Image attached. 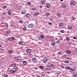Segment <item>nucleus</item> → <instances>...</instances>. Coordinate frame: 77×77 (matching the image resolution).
Returning a JSON list of instances; mask_svg holds the SVG:
<instances>
[{
	"instance_id": "obj_23",
	"label": "nucleus",
	"mask_w": 77,
	"mask_h": 77,
	"mask_svg": "<svg viewBox=\"0 0 77 77\" xmlns=\"http://www.w3.org/2000/svg\"><path fill=\"white\" fill-rule=\"evenodd\" d=\"M19 44L20 45H22L23 44V42H19Z\"/></svg>"
},
{
	"instance_id": "obj_5",
	"label": "nucleus",
	"mask_w": 77,
	"mask_h": 77,
	"mask_svg": "<svg viewBox=\"0 0 77 77\" xmlns=\"http://www.w3.org/2000/svg\"><path fill=\"white\" fill-rule=\"evenodd\" d=\"M7 14H8V15H11L12 14V11L11 10H9L7 12Z\"/></svg>"
},
{
	"instance_id": "obj_49",
	"label": "nucleus",
	"mask_w": 77,
	"mask_h": 77,
	"mask_svg": "<svg viewBox=\"0 0 77 77\" xmlns=\"http://www.w3.org/2000/svg\"><path fill=\"white\" fill-rule=\"evenodd\" d=\"M6 8H7V7H6V6H4L3 7V8H4V9H6Z\"/></svg>"
},
{
	"instance_id": "obj_63",
	"label": "nucleus",
	"mask_w": 77,
	"mask_h": 77,
	"mask_svg": "<svg viewBox=\"0 0 77 77\" xmlns=\"http://www.w3.org/2000/svg\"><path fill=\"white\" fill-rule=\"evenodd\" d=\"M51 41H53V40H51Z\"/></svg>"
},
{
	"instance_id": "obj_28",
	"label": "nucleus",
	"mask_w": 77,
	"mask_h": 77,
	"mask_svg": "<svg viewBox=\"0 0 77 77\" xmlns=\"http://www.w3.org/2000/svg\"><path fill=\"white\" fill-rule=\"evenodd\" d=\"M61 7L63 8H66V6L64 5H62L61 6Z\"/></svg>"
},
{
	"instance_id": "obj_52",
	"label": "nucleus",
	"mask_w": 77,
	"mask_h": 77,
	"mask_svg": "<svg viewBox=\"0 0 77 77\" xmlns=\"http://www.w3.org/2000/svg\"><path fill=\"white\" fill-rule=\"evenodd\" d=\"M46 15L47 16V17L48 16V13H46Z\"/></svg>"
},
{
	"instance_id": "obj_2",
	"label": "nucleus",
	"mask_w": 77,
	"mask_h": 77,
	"mask_svg": "<svg viewBox=\"0 0 77 77\" xmlns=\"http://www.w3.org/2000/svg\"><path fill=\"white\" fill-rule=\"evenodd\" d=\"M48 60V58L47 57H45L43 60V63H46V62H47V61Z\"/></svg>"
},
{
	"instance_id": "obj_58",
	"label": "nucleus",
	"mask_w": 77,
	"mask_h": 77,
	"mask_svg": "<svg viewBox=\"0 0 77 77\" xmlns=\"http://www.w3.org/2000/svg\"><path fill=\"white\" fill-rule=\"evenodd\" d=\"M63 57H66V54H65L63 55Z\"/></svg>"
},
{
	"instance_id": "obj_51",
	"label": "nucleus",
	"mask_w": 77,
	"mask_h": 77,
	"mask_svg": "<svg viewBox=\"0 0 77 77\" xmlns=\"http://www.w3.org/2000/svg\"><path fill=\"white\" fill-rule=\"evenodd\" d=\"M61 53H62V52H58V54H60Z\"/></svg>"
},
{
	"instance_id": "obj_26",
	"label": "nucleus",
	"mask_w": 77,
	"mask_h": 77,
	"mask_svg": "<svg viewBox=\"0 0 77 77\" xmlns=\"http://www.w3.org/2000/svg\"><path fill=\"white\" fill-rule=\"evenodd\" d=\"M50 69V67L49 66H47L46 67L47 70H48V69Z\"/></svg>"
},
{
	"instance_id": "obj_44",
	"label": "nucleus",
	"mask_w": 77,
	"mask_h": 77,
	"mask_svg": "<svg viewBox=\"0 0 77 77\" xmlns=\"http://www.w3.org/2000/svg\"><path fill=\"white\" fill-rule=\"evenodd\" d=\"M19 23H20L21 24H23V22L21 20H20L19 21Z\"/></svg>"
},
{
	"instance_id": "obj_15",
	"label": "nucleus",
	"mask_w": 77,
	"mask_h": 77,
	"mask_svg": "<svg viewBox=\"0 0 77 77\" xmlns=\"http://www.w3.org/2000/svg\"><path fill=\"white\" fill-rule=\"evenodd\" d=\"M17 57V59L18 60H21V57Z\"/></svg>"
},
{
	"instance_id": "obj_25",
	"label": "nucleus",
	"mask_w": 77,
	"mask_h": 77,
	"mask_svg": "<svg viewBox=\"0 0 77 77\" xmlns=\"http://www.w3.org/2000/svg\"><path fill=\"white\" fill-rule=\"evenodd\" d=\"M39 68H40V69H42L44 68V67L42 66H39Z\"/></svg>"
},
{
	"instance_id": "obj_21",
	"label": "nucleus",
	"mask_w": 77,
	"mask_h": 77,
	"mask_svg": "<svg viewBox=\"0 0 77 77\" xmlns=\"http://www.w3.org/2000/svg\"><path fill=\"white\" fill-rule=\"evenodd\" d=\"M41 75V76H44L45 75V73L44 72H42Z\"/></svg>"
},
{
	"instance_id": "obj_17",
	"label": "nucleus",
	"mask_w": 77,
	"mask_h": 77,
	"mask_svg": "<svg viewBox=\"0 0 77 77\" xmlns=\"http://www.w3.org/2000/svg\"><path fill=\"white\" fill-rule=\"evenodd\" d=\"M32 60L33 62H36V59L35 58H32Z\"/></svg>"
},
{
	"instance_id": "obj_22",
	"label": "nucleus",
	"mask_w": 77,
	"mask_h": 77,
	"mask_svg": "<svg viewBox=\"0 0 77 77\" xmlns=\"http://www.w3.org/2000/svg\"><path fill=\"white\" fill-rule=\"evenodd\" d=\"M41 4H42V5H44L45 4V2L44 1H41Z\"/></svg>"
},
{
	"instance_id": "obj_24",
	"label": "nucleus",
	"mask_w": 77,
	"mask_h": 77,
	"mask_svg": "<svg viewBox=\"0 0 77 77\" xmlns=\"http://www.w3.org/2000/svg\"><path fill=\"white\" fill-rule=\"evenodd\" d=\"M3 76L4 77H8V75L6 74H4L3 75Z\"/></svg>"
},
{
	"instance_id": "obj_43",
	"label": "nucleus",
	"mask_w": 77,
	"mask_h": 77,
	"mask_svg": "<svg viewBox=\"0 0 77 77\" xmlns=\"http://www.w3.org/2000/svg\"><path fill=\"white\" fill-rule=\"evenodd\" d=\"M23 30H26V27H24L23 28Z\"/></svg>"
},
{
	"instance_id": "obj_60",
	"label": "nucleus",
	"mask_w": 77,
	"mask_h": 77,
	"mask_svg": "<svg viewBox=\"0 0 77 77\" xmlns=\"http://www.w3.org/2000/svg\"><path fill=\"white\" fill-rule=\"evenodd\" d=\"M1 50L2 51L4 50V49H1Z\"/></svg>"
},
{
	"instance_id": "obj_11",
	"label": "nucleus",
	"mask_w": 77,
	"mask_h": 77,
	"mask_svg": "<svg viewBox=\"0 0 77 77\" xmlns=\"http://www.w3.org/2000/svg\"><path fill=\"white\" fill-rule=\"evenodd\" d=\"M30 15H31L30 14H28L26 15V18H29V17H30Z\"/></svg>"
},
{
	"instance_id": "obj_27",
	"label": "nucleus",
	"mask_w": 77,
	"mask_h": 77,
	"mask_svg": "<svg viewBox=\"0 0 77 77\" xmlns=\"http://www.w3.org/2000/svg\"><path fill=\"white\" fill-rule=\"evenodd\" d=\"M9 53L10 54H12V50H10L9 51Z\"/></svg>"
},
{
	"instance_id": "obj_57",
	"label": "nucleus",
	"mask_w": 77,
	"mask_h": 77,
	"mask_svg": "<svg viewBox=\"0 0 77 77\" xmlns=\"http://www.w3.org/2000/svg\"><path fill=\"white\" fill-rule=\"evenodd\" d=\"M47 73L48 74H49V73H50V72H47Z\"/></svg>"
},
{
	"instance_id": "obj_46",
	"label": "nucleus",
	"mask_w": 77,
	"mask_h": 77,
	"mask_svg": "<svg viewBox=\"0 0 77 77\" xmlns=\"http://www.w3.org/2000/svg\"><path fill=\"white\" fill-rule=\"evenodd\" d=\"M71 18H72V20H74V17L73 16H72Z\"/></svg>"
},
{
	"instance_id": "obj_29",
	"label": "nucleus",
	"mask_w": 77,
	"mask_h": 77,
	"mask_svg": "<svg viewBox=\"0 0 77 77\" xmlns=\"http://www.w3.org/2000/svg\"><path fill=\"white\" fill-rule=\"evenodd\" d=\"M55 44H56V43L55 42H52L51 43L52 45H54Z\"/></svg>"
},
{
	"instance_id": "obj_38",
	"label": "nucleus",
	"mask_w": 77,
	"mask_h": 77,
	"mask_svg": "<svg viewBox=\"0 0 77 77\" xmlns=\"http://www.w3.org/2000/svg\"><path fill=\"white\" fill-rule=\"evenodd\" d=\"M57 15L58 17H60V14L58 13L57 14Z\"/></svg>"
},
{
	"instance_id": "obj_45",
	"label": "nucleus",
	"mask_w": 77,
	"mask_h": 77,
	"mask_svg": "<svg viewBox=\"0 0 77 77\" xmlns=\"http://www.w3.org/2000/svg\"><path fill=\"white\" fill-rule=\"evenodd\" d=\"M7 33H8V34L9 33H11V31H10L9 30H8L7 32Z\"/></svg>"
},
{
	"instance_id": "obj_13",
	"label": "nucleus",
	"mask_w": 77,
	"mask_h": 77,
	"mask_svg": "<svg viewBox=\"0 0 77 77\" xmlns=\"http://www.w3.org/2000/svg\"><path fill=\"white\" fill-rule=\"evenodd\" d=\"M23 65H26L27 63V62L26 61H23Z\"/></svg>"
},
{
	"instance_id": "obj_19",
	"label": "nucleus",
	"mask_w": 77,
	"mask_h": 77,
	"mask_svg": "<svg viewBox=\"0 0 77 77\" xmlns=\"http://www.w3.org/2000/svg\"><path fill=\"white\" fill-rule=\"evenodd\" d=\"M63 26V23H60L59 24V26L60 27H61V26Z\"/></svg>"
},
{
	"instance_id": "obj_6",
	"label": "nucleus",
	"mask_w": 77,
	"mask_h": 77,
	"mask_svg": "<svg viewBox=\"0 0 77 77\" xmlns=\"http://www.w3.org/2000/svg\"><path fill=\"white\" fill-rule=\"evenodd\" d=\"M14 39H15V37H12L11 38H9L8 39L9 41H13Z\"/></svg>"
},
{
	"instance_id": "obj_12",
	"label": "nucleus",
	"mask_w": 77,
	"mask_h": 77,
	"mask_svg": "<svg viewBox=\"0 0 77 77\" xmlns=\"http://www.w3.org/2000/svg\"><path fill=\"white\" fill-rule=\"evenodd\" d=\"M65 68L66 69H67V70H69L70 69H71V67L68 66L66 67Z\"/></svg>"
},
{
	"instance_id": "obj_50",
	"label": "nucleus",
	"mask_w": 77,
	"mask_h": 77,
	"mask_svg": "<svg viewBox=\"0 0 77 77\" xmlns=\"http://www.w3.org/2000/svg\"><path fill=\"white\" fill-rule=\"evenodd\" d=\"M61 67L62 68V69H63L65 68V66H61Z\"/></svg>"
},
{
	"instance_id": "obj_20",
	"label": "nucleus",
	"mask_w": 77,
	"mask_h": 77,
	"mask_svg": "<svg viewBox=\"0 0 77 77\" xmlns=\"http://www.w3.org/2000/svg\"><path fill=\"white\" fill-rule=\"evenodd\" d=\"M16 7L18 9L20 10L21 9V7L19 5H17Z\"/></svg>"
},
{
	"instance_id": "obj_41",
	"label": "nucleus",
	"mask_w": 77,
	"mask_h": 77,
	"mask_svg": "<svg viewBox=\"0 0 77 77\" xmlns=\"http://www.w3.org/2000/svg\"><path fill=\"white\" fill-rule=\"evenodd\" d=\"M40 37L42 39V38H44V36L43 35H41L40 36Z\"/></svg>"
},
{
	"instance_id": "obj_59",
	"label": "nucleus",
	"mask_w": 77,
	"mask_h": 77,
	"mask_svg": "<svg viewBox=\"0 0 77 77\" xmlns=\"http://www.w3.org/2000/svg\"><path fill=\"white\" fill-rule=\"evenodd\" d=\"M21 14H24V12H21Z\"/></svg>"
},
{
	"instance_id": "obj_33",
	"label": "nucleus",
	"mask_w": 77,
	"mask_h": 77,
	"mask_svg": "<svg viewBox=\"0 0 77 77\" xmlns=\"http://www.w3.org/2000/svg\"><path fill=\"white\" fill-rule=\"evenodd\" d=\"M42 38H41V37L40 36H38V39L39 40H40L41 39H42Z\"/></svg>"
},
{
	"instance_id": "obj_1",
	"label": "nucleus",
	"mask_w": 77,
	"mask_h": 77,
	"mask_svg": "<svg viewBox=\"0 0 77 77\" xmlns=\"http://www.w3.org/2000/svg\"><path fill=\"white\" fill-rule=\"evenodd\" d=\"M17 70V68H14L12 69H11V70H9V72L10 74H12L15 72Z\"/></svg>"
},
{
	"instance_id": "obj_31",
	"label": "nucleus",
	"mask_w": 77,
	"mask_h": 77,
	"mask_svg": "<svg viewBox=\"0 0 77 77\" xmlns=\"http://www.w3.org/2000/svg\"><path fill=\"white\" fill-rule=\"evenodd\" d=\"M39 14V12H38V13H35L34 14V15H35V16H36V15H38V14Z\"/></svg>"
},
{
	"instance_id": "obj_30",
	"label": "nucleus",
	"mask_w": 77,
	"mask_h": 77,
	"mask_svg": "<svg viewBox=\"0 0 77 77\" xmlns=\"http://www.w3.org/2000/svg\"><path fill=\"white\" fill-rule=\"evenodd\" d=\"M69 62L67 60H65L64 61V63H68Z\"/></svg>"
},
{
	"instance_id": "obj_14",
	"label": "nucleus",
	"mask_w": 77,
	"mask_h": 77,
	"mask_svg": "<svg viewBox=\"0 0 77 77\" xmlns=\"http://www.w3.org/2000/svg\"><path fill=\"white\" fill-rule=\"evenodd\" d=\"M68 28L69 29H72V26L71 25H69L68 26Z\"/></svg>"
},
{
	"instance_id": "obj_34",
	"label": "nucleus",
	"mask_w": 77,
	"mask_h": 77,
	"mask_svg": "<svg viewBox=\"0 0 77 77\" xmlns=\"http://www.w3.org/2000/svg\"><path fill=\"white\" fill-rule=\"evenodd\" d=\"M27 5H28V6H30V5H31V3L30 2H27Z\"/></svg>"
},
{
	"instance_id": "obj_32",
	"label": "nucleus",
	"mask_w": 77,
	"mask_h": 77,
	"mask_svg": "<svg viewBox=\"0 0 77 77\" xmlns=\"http://www.w3.org/2000/svg\"><path fill=\"white\" fill-rule=\"evenodd\" d=\"M12 67H15V64H13L11 65Z\"/></svg>"
},
{
	"instance_id": "obj_47",
	"label": "nucleus",
	"mask_w": 77,
	"mask_h": 77,
	"mask_svg": "<svg viewBox=\"0 0 77 77\" xmlns=\"http://www.w3.org/2000/svg\"><path fill=\"white\" fill-rule=\"evenodd\" d=\"M66 59H69V60H70V59H71V58H70L69 57H67Z\"/></svg>"
},
{
	"instance_id": "obj_40",
	"label": "nucleus",
	"mask_w": 77,
	"mask_h": 77,
	"mask_svg": "<svg viewBox=\"0 0 77 77\" xmlns=\"http://www.w3.org/2000/svg\"><path fill=\"white\" fill-rule=\"evenodd\" d=\"M5 34L7 36H8V35H9V34L8 33V32H5Z\"/></svg>"
},
{
	"instance_id": "obj_3",
	"label": "nucleus",
	"mask_w": 77,
	"mask_h": 77,
	"mask_svg": "<svg viewBox=\"0 0 77 77\" xmlns=\"http://www.w3.org/2000/svg\"><path fill=\"white\" fill-rule=\"evenodd\" d=\"M62 40H63V38H60L58 41H57V44H59V43H60V42H62Z\"/></svg>"
},
{
	"instance_id": "obj_64",
	"label": "nucleus",
	"mask_w": 77,
	"mask_h": 77,
	"mask_svg": "<svg viewBox=\"0 0 77 77\" xmlns=\"http://www.w3.org/2000/svg\"><path fill=\"white\" fill-rule=\"evenodd\" d=\"M67 33H69V31H67Z\"/></svg>"
},
{
	"instance_id": "obj_4",
	"label": "nucleus",
	"mask_w": 77,
	"mask_h": 77,
	"mask_svg": "<svg viewBox=\"0 0 77 77\" xmlns=\"http://www.w3.org/2000/svg\"><path fill=\"white\" fill-rule=\"evenodd\" d=\"M28 27H29V28H32V27L34 26V24L33 23H31L30 24L28 25Z\"/></svg>"
},
{
	"instance_id": "obj_18",
	"label": "nucleus",
	"mask_w": 77,
	"mask_h": 77,
	"mask_svg": "<svg viewBox=\"0 0 77 77\" xmlns=\"http://www.w3.org/2000/svg\"><path fill=\"white\" fill-rule=\"evenodd\" d=\"M73 77H77V73H76L73 75Z\"/></svg>"
},
{
	"instance_id": "obj_9",
	"label": "nucleus",
	"mask_w": 77,
	"mask_h": 77,
	"mask_svg": "<svg viewBox=\"0 0 77 77\" xmlns=\"http://www.w3.org/2000/svg\"><path fill=\"white\" fill-rule=\"evenodd\" d=\"M46 7L47 8H49L50 7V4L47 3L46 5Z\"/></svg>"
},
{
	"instance_id": "obj_16",
	"label": "nucleus",
	"mask_w": 77,
	"mask_h": 77,
	"mask_svg": "<svg viewBox=\"0 0 77 77\" xmlns=\"http://www.w3.org/2000/svg\"><path fill=\"white\" fill-rule=\"evenodd\" d=\"M66 52L67 54H69V53H71V51L68 50L66 51Z\"/></svg>"
},
{
	"instance_id": "obj_39",
	"label": "nucleus",
	"mask_w": 77,
	"mask_h": 77,
	"mask_svg": "<svg viewBox=\"0 0 77 77\" xmlns=\"http://www.w3.org/2000/svg\"><path fill=\"white\" fill-rule=\"evenodd\" d=\"M50 66L51 67V68H53V66H54V65H53V64H51L50 65Z\"/></svg>"
},
{
	"instance_id": "obj_54",
	"label": "nucleus",
	"mask_w": 77,
	"mask_h": 77,
	"mask_svg": "<svg viewBox=\"0 0 77 77\" xmlns=\"http://www.w3.org/2000/svg\"><path fill=\"white\" fill-rule=\"evenodd\" d=\"M49 24H50V25H51V24H52V23H51V22H50L49 23Z\"/></svg>"
},
{
	"instance_id": "obj_37",
	"label": "nucleus",
	"mask_w": 77,
	"mask_h": 77,
	"mask_svg": "<svg viewBox=\"0 0 77 77\" xmlns=\"http://www.w3.org/2000/svg\"><path fill=\"white\" fill-rule=\"evenodd\" d=\"M30 53H27L26 54L28 56H30V55H31V54H30Z\"/></svg>"
},
{
	"instance_id": "obj_56",
	"label": "nucleus",
	"mask_w": 77,
	"mask_h": 77,
	"mask_svg": "<svg viewBox=\"0 0 77 77\" xmlns=\"http://www.w3.org/2000/svg\"><path fill=\"white\" fill-rule=\"evenodd\" d=\"M48 15H50V13H48Z\"/></svg>"
},
{
	"instance_id": "obj_53",
	"label": "nucleus",
	"mask_w": 77,
	"mask_h": 77,
	"mask_svg": "<svg viewBox=\"0 0 77 77\" xmlns=\"http://www.w3.org/2000/svg\"><path fill=\"white\" fill-rule=\"evenodd\" d=\"M35 7H33L32 8V10H35Z\"/></svg>"
},
{
	"instance_id": "obj_61",
	"label": "nucleus",
	"mask_w": 77,
	"mask_h": 77,
	"mask_svg": "<svg viewBox=\"0 0 77 77\" xmlns=\"http://www.w3.org/2000/svg\"><path fill=\"white\" fill-rule=\"evenodd\" d=\"M63 0H60V1H61V2H63Z\"/></svg>"
},
{
	"instance_id": "obj_48",
	"label": "nucleus",
	"mask_w": 77,
	"mask_h": 77,
	"mask_svg": "<svg viewBox=\"0 0 77 77\" xmlns=\"http://www.w3.org/2000/svg\"><path fill=\"white\" fill-rule=\"evenodd\" d=\"M3 14L4 15H6V12H3Z\"/></svg>"
},
{
	"instance_id": "obj_10",
	"label": "nucleus",
	"mask_w": 77,
	"mask_h": 77,
	"mask_svg": "<svg viewBox=\"0 0 77 77\" xmlns=\"http://www.w3.org/2000/svg\"><path fill=\"white\" fill-rule=\"evenodd\" d=\"M70 5H75V2H72L70 3Z\"/></svg>"
},
{
	"instance_id": "obj_55",
	"label": "nucleus",
	"mask_w": 77,
	"mask_h": 77,
	"mask_svg": "<svg viewBox=\"0 0 77 77\" xmlns=\"http://www.w3.org/2000/svg\"><path fill=\"white\" fill-rule=\"evenodd\" d=\"M73 39H77V38H76V37H74Z\"/></svg>"
},
{
	"instance_id": "obj_36",
	"label": "nucleus",
	"mask_w": 77,
	"mask_h": 77,
	"mask_svg": "<svg viewBox=\"0 0 77 77\" xmlns=\"http://www.w3.org/2000/svg\"><path fill=\"white\" fill-rule=\"evenodd\" d=\"M60 32L61 33H65V31L64 30H60Z\"/></svg>"
},
{
	"instance_id": "obj_8",
	"label": "nucleus",
	"mask_w": 77,
	"mask_h": 77,
	"mask_svg": "<svg viewBox=\"0 0 77 77\" xmlns=\"http://www.w3.org/2000/svg\"><path fill=\"white\" fill-rule=\"evenodd\" d=\"M70 70L71 71H75V67H73L72 68L70 67Z\"/></svg>"
},
{
	"instance_id": "obj_7",
	"label": "nucleus",
	"mask_w": 77,
	"mask_h": 77,
	"mask_svg": "<svg viewBox=\"0 0 77 77\" xmlns=\"http://www.w3.org/2000/svg\"><path fill=\"white\" fill-rule=\"evenodd\" d=\"M26 51L28 53H31V51H32V50L30 49H27L26 50Z\"/></svg>"
},
{
	"instance_id": "obj_42",
	"label": "nucleus",
	"mask_w": 77,
	"mask_h": 77,
	"mask_svg": "<svg viewBox=\"0 0 77 77\" xmlns=\"http://www.w3.org/2000/svg\"><path fill=\"white\" fill-rule=\"evenodd\" d=\"M8 25L7 24H5L4 25L5 27H8Z\"/></svg>"
},
{
	"instance_id": "obj_62",
	"label": "nucleus",
	"mask_w": 77,
	"mask_h": 77,
	"mask_svg": "<svg viewBox=\"0 0 77 77\" xmlns=\"http://www.w3.org/2000/svg\"><path fill=\"white\" fill-rule=\"evenodd\" d=\"M42 8V6H41L40 7V8Z\"/></svg>"
},
{
	"instance_id": "obj_35",
	"label": "nucleus",
	"mask_w": 77,
	"mask_h": 77,
	"mask_svg": "<svg viewBox=\"0 0 77 77\" xmlns=\"http://www.w3.org/2000/svg\"><path fill=\"white\" fill-rule=\"evenodd\" d=\"M66 41H69V37H67L66 39Z\"/></svg>"
}]
</instances>
